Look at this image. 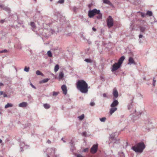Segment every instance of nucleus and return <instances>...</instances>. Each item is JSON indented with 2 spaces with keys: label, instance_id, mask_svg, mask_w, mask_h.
Here are the masks:
<instances>
[{
  "label": "nucleus",
  "instance_id": "1",
  "mask_svg": "<svg viewBox=\"0 0 157 157\" xmlns=\"http://www.w3.org/2000/svg\"><path fill=\"white\" fill-rule=\"evenodd\" d=\"M77 89L82 93H87L88 91V85L87 83L83 80H79L76 83Z\"/></svg>",
  "mask_w": 157,
  "mask_h": 157
},
{
  "label": "nucleus",
  "instance_id": "2",
  "mask_svg": "<svg viewBox=\"0 0 157 157\" xmlns=\"http://www.w3.org/2000/svg\"><path fill=\"white\" fill-rule=\"evenodd\" d=\"M145 146L143 142L138 143L136 146L132 147V149L136 152L141 153L145 148Z\"/></svg>",
  "mask_w": 157,
  "mask_h": 157
},
{
  "label": "nucleus",
  "instance_id": "3",
  "mask_svg": "<svg viewBox=\"0 0 157 157\" xmlns=\"http://www.w3.org/2000/svg\"><path fill=\"white\" fill-rule=\"evenodd\" d=\"M106 21L107 26L109 28H111L113 25V20L111 16H109Z\"/></svg>",
  "mask_w": 157,
  "mask_h": 157
},
{
  "label": "nucleus",
  "instance_id": "4",
  "mask_svg": "<svg viewBox=\"0 0 157 157\" xmlns=\"http://www.w3.org/2000/svg\"><path fill=\"white\" fill-rule=\"evenodd\" d=\"M47 151L48 153L47 154V157H49V155H53L55 152V149L53 148H48L47 149Z\"/></svg>",
  "mask_w": 157,
  "mask_h": 157
},
{
  "label": "nucleus",
  "instance_id": "5",
  "mask_svg": "<svg viewBox=\"0 0 157 157\" xmlns=\"http://www.w3.org/2000/svg\"><path fill=\"white\" fill-rule=\"evenodd\" d=\"M98 144L93 145L90 149V152L92 154L96 153L98 151Z\"/></svg>",
  "mask_w": 157,
  "mask_h": 157
},
{
  "label": "nucleus",
  "instance_id": "6",
  "mask_svg": "<svg viewBox=\"0 0 157 157\" xmlns=\"http://www.w3.org/2000/svg\"><path fill=\"white\" fill-rule=\"evenodd\" d=\"M121 66L117 63H115L112 66V68L111 69V71L112 72L115 71L118 68H120Z\"/></svg>",
  "mask_w": 157,
  "mask_h": 157
},
{
  "label": "nucleus",
  "instance_id": "7",
  "mask_svg": "<svg viewBox=\"0 0 157 157\" xmlns=\"http://www.w3.org/2000/svg\"><path fill=\"white\" fill-rule=\"evenodd\" d=\"M20 146L21 151H23L24 149H26L28 147V146L25 145V143L23 142H21Z\"/></svg>",
  "mask_w": 157,
  "mask_h": 157
},
{
  "label": "nucleus",
  "instance_id": "8",
  "mask_svg": "<svg viewBox=\"0 0 157 157\" xmlns=\"http://www.w3.org/2000/svg\"><path fill=\"white\" fill-rule=\"evenodd\" d=\"M119 104V102L117 100H114L110 105L111 107H115Z\"/></svg>",
  "mask_w": 157,
  "mask_h": 157
},
{
  "label": "nucleus",
  "instance_id": "9",
  "mask_svg": "<svg viewBox=\"0 0 157 157\" xmlns=\"http://www.w3.org/2000/svg\"><path fill=\"white\" fill-rule=\"evenodd\" d=\"M61 89L63 91V94L66 95L67 93V89L66 85H63L61 86Z\"/></svg>",
  "mask_w": 157,
  "mask_h": 157
},
{
  "label": "nucleus",
  "instance_id": "10",
  "mask_svg": "<svg viewBox=\"0 0 157 157\" xmlns=\"http://www.w3.org/2000/svg\"><path fill=\"white\" fill-rule=\"evenodd\" d=\"M0 8H2L3 10L8 12H9L10 11V8L7 7H6L3 5H0Z\"/></svg>",
  "mask_w": 157,
  "mask_h": 157
},
{
  "label": "nucleus",
  "instance_id": "11",
  "mask_svg": "<svg viewBox=\"0 0 157 157\" xmlns=\"http://www.w3.org/2000/svg\"><path fill=\"white\" fill-rule=\"evenodd\" d=\"M128 64H133L134 65H136V63L135 62L133 58L132 57H130L128 59Z\"/></svg>",
  "mask_w": 157,
  "mask_h": 157
},
{
  "label": "nucleus",
  "instance_id": "12",
  "mask_svg": "<svg viewBox=\"0 0 157 157\" xmlns=\"http://www.w3.org/2000/svg\"><path fill=\"white\" fill-rule=\"evenodd\" d=\"M94 9L92 10H90L88 12V16L90 18L93 17L94 15Z\"/></svg>",
  "mask_w": 157,
  "mask_h": 157
},
{
  "label": "nucleus",
  "instance_id": "13",
  "mask_svg": "<svg viewBox=\"0 0 157 157\" xmlns=\"http://www.w3.org/2000/svg\"><path fill=\"white\" fill-rule=\"evenodd\" d=\"M124 59V56H122L119 59L117 63L121 66Z\"/></svg>",
  "mask_w": 157,
  "mask_h": 157
},
{
  "label": "nucleus",
  "instance_id": "14",
  "mask_svg": "<svg viewBox=\"0 0 157 157\" xmlns=\"http://www.w3.org/2000/svg\"><path fill=\"white\" fill-rule=\"evenodd\" d=\"M113 94L114 97L116 98L118 96V93L116 89H114L113 90Z\"/></svg>",
  "mask_w": 157,
  "mask_h": 157
},
{
  "label": "nucleus",
  "instance_id": "15",
  "mask_svg": "<svg viewBox=\"0 0 157 157\" xmlns=\"http://www.w3.org/2000/svg\"><path fill=\"white\" fill-rule=\"evenodd\" d=\"M27 103L26 102H23L20 103L18 105V106L20 107L24 108L26 107Z\"/></svg>",
  "mask_w": 157,
  "mask_h": 157
},
{
  "label": "nucleus",
  "instance_id": "16",
  "mask_svg": "<svg viewBox=\"0 0 157 157\" xmlns=\"http://www.w3.org/2000/svg\"><path fill=\"white\" fill-rule=\"evenodd\" d=\"M117 109V108L116 107H112L110 109L109 113L111 115Z\"/></svg>",
  "mask_w": 157,
  "mask_h": 157
},
{
  "label": "nucleus",
  "instance_id": "17",
  "mask_svg": "<svg viewBox=\"0 0 157 157\" xmlns=\"http://www.w3.org/2000/svg\"><path fill=\"white\" fill-rule=\"evenodd\" d=\"M43 106L45 109H49L51 107L49 104L47 103L44 104H43Z\"/></svg>",
  "mask_w": 157,
  "mask_h": 157
},
{
  "label": "nucleus",
  "instance_id": "18",
  "mask_svg": "<svg viewBox=\"0 0 157 157\" xmlns=\"http://www.w3.org/2000/svg\"><path fill=\"white\" fill-rule=\"evenodd\" d=\"M98 15L94 17L95 18H97L98 19H101L102 18V14L100 13L97 14Z\"/></svg>",
  "mask_w": 157,
  "mask_h": 157
},
{
  "label": "nucleus",
  "instance_id": "19",
  "mask_svg": "<svg viewBox=\"0 0 157 157\" xmlns=\"http://www.w3.org/2000/svg\"><path fill=\"white\" fill-rule=\"evenodd\" d=\"M14 47L19 49H21L22 48L20 43H18V44L14 45Z\"/></svg>",
  "mask_w": 157,
  "mask_h": 157
},
{
  "label": "nucleus",
  "instance_id": "20",
  "mask_svg": "<svg viewBox=\"0 0 157 157\" xmlns=\"http://www.w3.org/2000/svg\"><path fill=\"white\" fill-rule=\"evenodd\" d=\"M146 28L144 26H140V31L142 32H144L145 31Z\"/></svg>",
  "mask_w": 157,
  "mask_h": 157
},
{
  "label": "nucleus",
  "instance_id": "21",
  "mask_svg": "<svg viewBox=\"0 0 157 157\" xmlns=\"http://www.w3.org/2000/svg\"><path fill=\"white\" fill-rule=\"evenodd\" d=\"M70 144L71 147V149L72 150H73V148H74V146L75 145L74 142L72 140H71L70 143Z\"/></svg>",
  "mask_w": 157,
  "mask_h": 157
},
{
  "label": "nucleus",
  "instance_id": "22",
  "mask_svg": "<svg viewBox=\"0 0 157 157\" xmlns=\"http://www.w3.org/2000/svg\"><path fill=\"white\" fill-rule=\"evenodd\" d=\"M94 10L95 15L96 14H98L101 13H100V11L99 10H97L96 9H94Z\"/></svg>",
  "mask_w": 157,
  "mask_h": 157
},
{
  "label": "nucleus",
  "instance_id": "23",
  "mask_svg": "<svg viewBox=\"0 0 157 157\" xmlns=\"http://www.w3.org/2000/svg\"><path fill=\"white\" fill-rule=\"evenodd\" d=\"M49 80V78H48L43 79V80H42L41 81H40V83H43L46 82Z\"/></svg>",
  "mask_w": 157,
  "mask_h": 157
},
{
  "label": "nucleus",
  "instance_id": "24",
  "mask_svg": "<svg viewBox=\"0 0 157 157\" xmlns=\"http://www.w3.org/2000/svg\"><path fill=\"white\" fill-rule=\"evenodd\" d=\"M115 133H113L110 135V139L113 140H115Z\"/></svg>",
  "mask_w": 157,
  "mask_h": 157
},
{
  "label": "nucleus",
  "instance_id": "25",
  "mask_svg": "<svg viewBox=\"0 0 157 157\" xmlns=\"http://www.w3.org/2000/svg\"><path fill=\"white\" fill-rule=\"evenodd\" d=\"M64 76V74L62 72H60L59 75V79H62V78Z\"/></svg>",
  "mask_w": 157,
  "mask_h": 157
},
{
  "label": "nucleus",
  "instance_id": "26",
  "mask_svg": "<svg viewBox=\"0 0 157 157\" xmlns=\"http://www.w3.org/2000/svg\"><path fill=\"white\" fill-rule=\"evenodd\" d=\"M13 106V105L12 104H10V103H8L5 106V108L6 109H7V108H8V107H12Z\"/></svg>",
  "mask_w": 157,
  "mask_h": 157
},
{
  "label": "nucleus",
  "instance_id": "27",
  "mask_svg": "<svg viewBox=\"0 0 157 157\" xmlns=\"http://www.w3.org/2000/svg\"><path fill=\"white\" fill-rule=\"evenodd\" d=\"M146 15L149 16H151L152 15V11L148 10L146 13Z\"/></svg>",
  "mask_w": 157,
  "mask_h": 157
},
{
  "label": "nucleus",
  "instance_id": "28",
  "mask_svg": "<svg viewBox=\"0 0 157 157\" xmlns=\"http://www.w3.org/2000/svg\"><path fill=\"white\" fill-rule=\"evenodd\" d=\"M59 65L58 64H56L55 67L54 71L55 72H57L59 70Z\"/></svg>",
  "mask_w": 157,
  "mask_h": 157
},
{
  "label": "nucleus",
  "instance_id": "29",
  "mask_svg": "<svg viewBox=\"0 0 157 157\" xmlns=\"http://www.w3.org/2000/svg\"><path fill=\"white\" fill-rule=\"evenodd\" d=\"M30 25L32 27V30H33L35 28V25L34 23L33 22H31L30 23Z\"/></svg>",
  "mask_w": 157,
  "mask_h": 157
},
{
  "label": "nucleus",
  "instance_id": "30",
  "mask_svg": "<svg viewBox=\"0 0 157 157\" xmlns=\"http://www.w3.org/2000/svg\"><path fill=\"white\" fill-rule=\"evenodd\" d=\"M3 95V97L4 98L7 97V95L6 94L4 93L2 91H0V95Z\"/></svg>",
  "mask_w": 157,
  "mask_h": 157
},
{
  "label": "nucleus",
  "instance_id": "31",
  "mask_svg": "<svg viewBox=\"0 0 157 157\" xmlns=\"http://www.w3.org/2000/svg\"><path fill=\"white\" fill-rule=\"evenodd\" d=\"M103 2L104 3L108 5H110L111 4V2L109 0H103Z\"/></svg>",
  "mask_w": 157,
  "mask_h": 157
},
{
  "label": "nucleus",
  "instance_id": "32",
  "mask_svg": "<svg viewBox=\"0 0 157 157\" xmlns=\"http://www.w3.org/2000/svg\"><path fill=\"white\" fill-rule=\"evenodd\" d=\"M36 74L37 75H40L42 76L43 75V74L39 70H37L36 71Z\"/></svg>",
  "mask_w": 157,
  "mask_h": 157
},
{
  "label": "nucleus",
  "instance_id": "33",
  "mask_svg": "<svg viewBox=\"0 0 157 157\" xmlns=\"http://www.w3.org/2000/svg\"><path fill=\"white\" fill-rule=\"evenodd\" d=\"M47 54L48 56L50 57H51L52 56V54L50 51H48L47 52Z\"/></svg>",
  "mask_w": 157,
  "mask_h": 157
},
{
  "label": "nucleus",
  "instance_id": "34",
  "mask_svg": "<svg viewBox=\"0 0 157 157\" xmlns=\"http://www.w3.org/2000/svg\"><path fill=\"white\" fill-rule=\"evenodd\" d=\"M84 61L88 63H91L92 62V60L90 59H85Z\"/></svg>",
  "mask_w": 157,
  "mask_h": 157
},
{
  "label": "nucleus",
  "instance_id": "35",
  "mask_svg": "<svg viewBox=\"0 0 157 157\" xmlns=\"http://www.w3.org/2000/svg\"><path fill=\"white\" fill-rule=\"evenodd\" d=\"M84 117V114H82L81 116L78 117V118L80 120H82L83 119Z\"/></svg>",
  "mask_w": 157,
  "mask_h": 157
},
{
  "label": "nucleus",
  "instance_id": "36",
  "mask_svg": "<svg viewBox=\"0 0 157 157\" xmlns=\"http://www.w3.org/2000/svg\"><path fill=\"white\" fill-rule=\"evenodd\" d=\"M132 104L128 105V110H130L132 109Z\"/></svg>",
  "mask_w": 157,
  "mask_h": 157
},
{
  "label": "nucleus",
  "instance_id": "37",
  "mask_svg": "<svg viewBox=\"0 0 157 157\" xmlns=\"http://www.w3.org/2000/svg\"><path fill=\"white\" fill-rule=\"evenodd\" d=\"M100 120L101 122H104L106 120V118L105 117L100 118Z\"/></svg>",
  "mask_w": 157,
  "mask_h": 157
},
{
  "label": "nucleus",
  "instance_id": "38",
  "mask_svg": "<svg viewBox=\"0 0 157 157\" xmlns=\"http://www.w3.org/2000/svg\"><path fill=\"white\" fill-rule=\"evenodd\" d=\"M29 70V67H25L24 69V71L26 72H28Z\"/></svg>",
  "mask_w": 157,
  "mask_h": 157
},
{
  "label": "nucleus",
  "instance_id": "39",
  "mask_svg": "<svg viewBox=\"0 0 157 157\" xmlns=\"http://www.w3.org/2000/svg\"><path fill=\"white\" fill-rule=\"evenodd\" d=\"M95 105V103L92 101V100H91V101L90 103V105L91 106H94Z\"/></svg>",
  "mask_w": 157,
  "mask_h": 157
},
{
  "label": "nucleus",
  "instance_id": "40",
  "mask_svg": "<svg viewBox=\"0 0 157 157\" xmlns=\"http://www.w3.org/2000/svg\"><path fill=\"white\" fill-rule=\"evenodd\" d=\"M156 82V80L155 79V78H153V83L152 85L153 86H155V83Z\"/></svg>",
  "mask_w": 157,
  "mask_h": 157
},
{
  "label": "nucleus",
  "instance_id": "41",
  "mask_svg": "<svg viewBox=\"0 0 157 157\" xmlns=\"http://www.w3.org/2000/svg\"><path fill=\"white\" fill-rule=\"evenodd\" d=\"M64 0H60L58 1L57 2V3H59L60 4H63L64 2Z\"/></svg>",
  "mask_w": 157,
  "mask_h": 157
},
{
  "label": "nucleus",
  "instance_id": "42",
  "mask_svg": "<svg viewBox=\"0 0 157 157\" xmlns=\"http://www.w3.org/2000/svg\"><path fill=\"white\" fill-rule=\"evenodd\" d=\"M7 52V50L6 49H4L0 51V53H3L6 52Z\"/></svg>",
  "mask_w": 157,
  "mask_h": 157
},
{
  "label": "nucleus",
  "instance_id": "43",
  "mask_svg": "<svg viewBox=\"0 0 157 157\" xmlns=\"http://www.w3.org/2000/svg\"><path fill=\"white\" fill-rule=\"evenodd\" d=\"M141 15L142 17H145L147 15L146 13L145 14L143 13H141Z\"/></svg>",
  "mask_w": 157,
  "mask_h": 157
},
{
  "label": "nucleus",
  "instance_id": "44",
  "mask_svg": "<svg viewBox=\"0 0 157 157\" xmlns=\"http://www.w3.org/2000/svg\"><path fill=\"white\" fill-rule=\"evenodd\" d=\"M86 132H83L81 134H82V136H86Z\"/></svg>",
  "mask_w": 157,
  "mask_h": 157
},
{
  "label": "nucleus",
  "instance_id": "45",
  "mask_svg": "<svg viewBox=\"0 0 157 157\" xmlns=\"http://www.w3.org/2000/svg\"><path fill=\"white\" fill-rule=\"evenodd\" d=\"M53 95L54 96H57L58 94V92H54V91L53 92Z\"/></svg>",
  "mask_w": 157,
  "mask_h": 157
},
{
  "label": "nucleus",
  "instance_id": "46",
  "mask_svg": "<svg viewBox=\"0 0 157 157\" xmlns=\"http://www.w3.org/2000/svg\"><path fill=\"white\" fill-rule=\"evenodd\" d=\"M85 40L87 41V42L89 44H90L91 43V41H90V40L89 39H86V40Z\"/></svg>",
  "mask_w": 157,
  "mask_h": 157
},
{
  "label": "nucleus",
  "instance_id": "47",
  "mask_svg": "<svg viewBox=\"0 0 157 157\" xmlns=\"http://www.w3.org/2000/svg\"><path fill=\"white\" fill-rule=\"evenodd\" d=\"M132 115L133 116V117H132V118L133 120H134V119L135 120L136 119H137V118L134 115V114H133V113H132Z\"/></svg>",
  "mask_w": 157,
  "mask_h": 157
},
{
  "label": "nucleus",
  "instance_id": "48",
  "mask_svg": "<svg viewBox=\"0 0 157 157\" xmlns=\"http://www.w3.org/2000/svg\"><path fill=\"white\" fill-rule=\"evenodd\" d=\"M88 151V148H86L84 149L83 150V151L84 152H86Z\"/></svg>",
  "mask_w": 157,
  "mask_h": 157
},
{
  "label": "nucleus",
  "instance_id": "49",
  "mask_svg": "<svg viewBox=\"0 0 157 157\" xmlns=\"http://www.w3.org/2000/svg\"><path fill=\"white\" fill-rule=\"evenodd\" d=\"M30 85L32 86V87L35 89H36V87H35V86H34L31 82H30Z\"/></svg>",
  "mask_w": 157,
  "mask_h": 157
},
{
  "label": "nucleus",
  "instance_id": "50",
  "mask_svg": "<svg viewBox=\"0 0 157 157\" xmlns=\"http://www.w3.org/2000/svg\"><path fill=\"white\" fill-rule=\"evenodd\" d=\"M76 157H83L80 154H78L76 155Z\"/></svg>",
  "mask_w": 157,
  "mask_h": 157
},
{
  "label": "nucleus",
  "instance_id": "51",
  "mask_svg": "<svg viewBox=\"0 0 157 157\" xmlns=\"http://www.w3.org/2000/svg\"><path fill=\"white\" fill-rule=\"evenodd\" d=\"M5 21V19L1 20L0 21V23H3Z\"/></svg>",
  "mask_w": 157,
  "mask_h": 157
},
{
  "label": "nucleus",
  "instance_id": "52",
  "mask_svg": "<svg viewBox=\"0 0 157 157\" xmlns=\"http://www.w3.org/2000/svg\"><path fill=\"white\" fill-rule=\"evenodd\" d=\"M103 96L105 98L107 97L106 94L105 93H104L103 94Z\"/></svg>",
  "mask_w": 157,
  "mask_h": 157
},
{
  "label": "nucleus",
  "instance_id": "53",
  "mask_svg": "<svg viewBox=\"0 0 157 157\" xmlns=\"http://www.w3.org/2000/svg\"><path fill=\"white\" fill-rule=\"evenodd\" d=\"M81 37H82L83 38V39L84 40H86V38H85V37L83 36V35H81Z\"/></svg>",
  "mask_w": 157,
  "mask_h": 157
},
{
  "label": "nucleus",
  "instance_id": "54",
  "mask_svg": "<svg viewBox=\"0 0 157 157\" xmlns=\"http://www.w3.org/2000/svg\"><path fill=\"white\" fill-rule=\"evenodd\" d=\"M47 143L48 144H50L51 143V141L50 140H48L47 141Z\"/></svg>",
  "mask_w": 157,
  "mask_h": 157
},
{
  "label": "nucleus",
  "instance_id": "55",
  "mask_svg": "<svg viewBox=\"0 0 157 157\" xmlns=\"http://www.w3.org/2000/svg\"><path fill=\"white\" fill-rule=\"evenodd\" d=\"M92 29L94 31H96V29L94 27L92 28Z\"/></svg>",
  "mask_w": 157,
  "mask_h": 157
},
{
  "label": "nucleus",
  "instance_id": "56",
  "mask_svg": "<svg viewBox=\"0 0 157 157\" xmlns=\"http://www.w3.org/2000/svg\"><path fill=\"white\" fill-rule=\"evenodd\" d=\"M51 31L52 34H53V33H55V31H54V30L53 29L51 30Z\"/></svg>",
  "mask_w": 157,
  "mask_h": 157
},
{
  "label": "nucleus",
  "instance_id": "57",
  "mask_svg": "<svg viewBox=\"0 0 157 157\" xmlns=\"http://www.w3.org/2000/svg\"><path fill=\"white\" fill-rule=\"evenodd\" d=\"M143 37V35L141 34H140L139 35V38H142Z\"/></svg>",
  "mask_w": 157,
  "mask_h": 157
},
{
  "label": "nucleus",
  "instance_id": "58",
  "mask_svg": "<svg viewBox=\"0 0 157 157\" xmlns=\"http://www.w3.org/2000/svg\"><path fill=\"white\" fill-rule=\"evenodd\" d=\"M3 85H4L2 83L0 82V86H3Z\"/></svg>",
  "mask_w": 157,
  "mask_h": 157
},
{
  "label": "nucleus",
  "instance_id": "59",
  "mask_svg": "<svg viewBox=\"0 0 157 157\" xmlns=\"http://www.w3.org/2000/svg\"><path fill=\"white\" fill-rule=\"evenodd\" d=\"M61 140H62L63 141V142L65 143V142H66L65 141L63 140V138H62L61 139Z\"/></svg>",
  "mask_w": 157,
  "mask_h": 157
},
{
  "label": "nucleus",
  "instance_id": "60",
  "mask_svg": "<svg viewBox=\"0 0 157 157\" xmlns=\"http://www.w3.org/2000/svg\"><path fill=\"white\" fill-rule=\"evenodd\" d=\"M49 34H46V35L45 36L47 37H48V36H49Z\"/></svg>",
  "mask_w": 157,
  "mask_h": 157
},
{
  "label": "nucleus",
  "instance_id": "61",
  "mask_svg": "<svg viewBox=\"0 0 157 157\" xmlns=\"http://www.w3.org/2000/svg\"><path fill=\"white\" fill-rule=\"evenodd\" d=\"M54 157H59V155H55Z\"/></svg>",
  "mask_w": 157,
  "mask_h": 157
},
{
  "label": "nucleus",
  "instance_id": "62",
  "mask_svg": "<svg viewBox=\"0 0 157 157\" xmlns=\"http://www.w3.org/2000/svg\"><path fill=\"white\" fill-rule=\"evenodd\" d=\"M50 129L51 130H52V129H54V128H53L52 127H51V128H50Z\"/></svg>",
  "mask_w": 157,
  "mask_h": 157
},
{
  "label": "nucleus",
  "instance_id": "63",
  "mask_svg": "<svg viewBox=\"0 0 157 157\" xmlns=\"http://www.w3.org/2000/svg\"><path fill=\"white\" fill-rule=\"evenodd\" d=\"M2 142V140L0 139V143H1Z\"/></svg>",
  "mask_w": 157,
  "mask_h": 157
},
{
  "label": "nucleus",
  "instance_id": "64",
  "mask_svg": "<svg viewBox=\"0 0 157 157\" xmlns=\"http://www.w3.org/2000/svg\"><path fill=\"white\" fill-rule=\"evenodd\" d=\"M0 115H2V112L1 111H0Z\"/></svg>",
  "mask_w": 157,
  "mask_h": 157
}]
</instances>
